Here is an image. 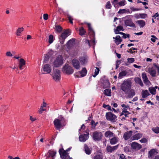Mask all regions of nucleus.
<instances>
[{
    "label": "nucleus",
    "instance_id": "60",
    "mask_svg": "<svg viewBox=\"0 0 159 159\" xmlns=\"http://www.w3.org/2000/svg\"><path fill=\"white\" fill-rule=\"evenodd\" d=\"M140 141L141 143H145L146 141V139L145 138H143L140 140Z\"/></svg>",
    "mask_w": 159,
    "mask_h": 159
},
{
    "label": "nucleus",
    "instance_id": "44",
    "mask_svg": "<svg viewBox=\"0 0 159 159\" xmlns=\"http://www.w3.org/2000/svg\"><path fill=\"white\" fill-rule=\"evenodd\" d=\"M80 34L81 35L85 34L86 33L85 31L84 30V29L83 27L81 28L79 30Z\"/></svg>",
    "mask_w": 159,
    "mask_h": 159
},
{
    "label": "nucleus",
    "instance_id": "3",
    "mask_svg": "<svg viewBox=\"0 0 159 159\" xmlns=\"http://www.w3.org/2000/svg\"><path fill=\"white\" fill-rule=\"evenodd\" d=\"M70 34V32L69 30H65L64 31L61 35L59 37V39L60 43L62 44H63L65 39Z\"/></svg>",
    "mask_w": 159,
    "mask_h": 159
},
{
    "label": "nucleus",
    "instance_id": "8",
    "mask_svg": "<svg viewBox=\"0 0 159 159\" xmlns=\"http://www.w3.org/2000/svg\"><path fill=\"white\" fill-rule=\"evenodd\" d=\"M102 134L100 132H94L93 134V138L95 141H99L102 138Z\"/></svg>",
    "mask_w": 159,
    "mask_h": 159
},
{
    "label": "nucleus",
    "instance_id": "29",
    "mask_svg": "<svg viewBox=\"0 0 159 159\" xmlns=\"http://www.w3.org/2000/svg\"><path fill=\"white\" fill-rule=\"evenodd\" d=\"M94 159H102V154L101 152H97L96 154L93 157Z\"/></svg>",
    "mask_w": 159,
    "mask_h": 159
},
{
    "label": "nucleus",
    "instance_id": "58",
    "mask_svg": "<svg viewBox=\"0 0 159 159\" xmlns=\"http://www.w3.org/2000/svg\"><path fill=\"white\" fill-rule=\"evenodd\" d=\"M45 110L44 109H43V107H41L39 110V114H41L43 111Z\"/></svg>",
    "mask_w": 159,
    "mask_h": 159
},
{
    "label": "nucleus",
    "instance_id": "11",
    "mask_svg": "<svg viewBox=\"0 0 159 159\" xmlns=\"http://www.w3.org/2000/svg\"><path fill=\"white\" fill-rule=\"evenodd\" d=\"M81 64L82 65L86 64L88 61V57L86 55H84L79 57V59Z\"/></svg>",
    "mask_w": 159,
    "mask_h": 159
},
{
    "label": "nucleus",
    "instance_id": "21",
    "mask_svg": "<svg viewBox=\"0 0 159 159\" xmlns=\"http://www.w3.org/2000/svg\"><path fill=\"white\" fill-rule=\"evenodd\" d=\"M75 43V39H72L69 40L66 44V46L68 48L72 47Z\"/></svg>",
    "mask_w": 159,
    "mask_h": 159
},
{
    "label": "nucleus",
    "instance_id": "17",
    "mask_svg": "<svg viewBox=\"0 0 159 159\" xmlns=\"http://www.w3.org/2000/svg\"><path fill=\"white\" fill-rule=\"evenodd\" d=\"M101 82L104 88L109 87L110 84L108 80L106 79L105 78H103L101 80Z\"/></svg>",
    "mask_w": 159,
    "mask_h": 159
},
{
    "label": "nucleus",
    "instance_id": "16",
    "mask_svg": "<svg viewBox=\"0 0 159 159\" xmlns=\"http://www.w3.org/2000/svg\"><path fill=\"white\" fill-rule=\"evenodd\" d=\"M131 148L136 150H139L141 148V146L139 143L136 142H133L131 144Z\"/></svg>",
    "mask_w": 159,
    "mask_h": 159
},
{
    "label": "nucleus",
    "instance_id": "47",
    "mask_svg": "<svg viewBox=\"0 0 159 159\" xmlns=\"http://www.w3.org/2000/svg\"><path fill=\"white\" fill-rule=\"evenodd\" d=\"M115 40L114 41L115 43L117 45L119 44L122 41V40L121 39H115Z\"/></svg>",
    "mask_w": 159,
    "mask_h": 159
},
{
    "label": "nucleus",
    "instance_id": "18",
    "mask_svg": "<svg viewBox=\"0 0 159 159\" xmlns=\"http://www.w3.org/2000/svg\"><path fill=\"white\" fill-rule=\"evenodd\" d=\"M126 93L127 94V98H131L135 95L134 90L132 89H131Z\"/></svg>",
    "mask_w": 159,
    "mask_h": 159
},
{
    "label": "nucleus",
    "instance_id": "63",
    "mask_svg": "<svg viewBox=\"0 0 159 159\" xmlns=\"http://www.w3.org/2000/svg\"><path fill=\"white\" fill-rule=\"evenodd\" d=\"M120 36L119 35H117L116 36V37H113V39H120Z\"/></svg>",
    "mask_w": 159,
    "mask_h": 159
},
{
    "label": "nucleus",
    "instance_id": "57",
    "mask_svg": "<svg viewBox=\"0 0 159 159\" xmlns=\"http://www.w3.org/2000/svg\"><path fill=\"white\" fill-rule=\"evenodd\" d=\"M48 15L47 14H44L43 15V19L45 20H47L48 19Z\"/></svg>",
    "mask_w": 159,
    "mask_h": 159
},
{
    "label": "nucleus",
    "instance_id": "30",
    "mask_svg": "<svg viewBox=\"0 0 159 159\" xmlns=\"http://www.w3.org/2000/svg\"><path fill=\"white\" fill-rule=\"evenodd\" d=\"M104 135L107 138H110L114 136V134L110 131H107L105 132Z\"/></svg>",
    "mask_w": 159,
    "mask_h": 159
},
{
    "label": "nucleus",
    "instance_id": "5",
    "mask_svg": "<svg viewBox=\"0 0 159 159\" xmlns=\"http://www.w3.org/2000/svg\"><path fill=\"white\" fill-rule=\"evenodd\" d=\"M64 119L62 118L55 119L53 122L55 127L58 129H60L61 127L65 125V124L64 123Z\"/></svg>",
    "mask_w": 159,
    "mask_h": 159
},
{
    "label": "nucleus",
    "instance_id": "33",
    "mask_svg": "<svg viewBox=\"0 0 159 159\" xmlns=\"http://www.w3.org/2000/svg\"><path fill=\"white\" fill-rule=\"evenodd\" d=\"M135 82L137 84H139L141 86H143V83L141 79L139 77H136L134 80Z\"/></svg>",
    "mask_w": 159,
    "mask_h": 159
},
{
    "label": "nucleus",
    "instance_id": "39",
    "mask_svg": "<svg viewBox=\"0 0 159 159\" xmlns=\"http://www.w3.org/2000/svg\"><path fill=\"white\" fill-rule=\"evenodd\" d=\"M157 152L155 149H152L149 152L150 156L151 157H153V155L156 154Z\"/></svg>",
    "mask_w": 159,
    "mask_h": 159
},
{
    "label": "nucleus",
    "instance_id": "27",
    "mask_svg": "<svg viewBox=\"0 0 159 159\" xmlns=\"http://www.w3.org/2000/svg\"><path fill=\"white\" fill-rule=\"evenodd\" d=\"M142 77L144 83L147 84H148L149 82L148 80L146 74L144 73H142Z\"/></svg>",
    "mask_w": 159,
    "mask_h": 159
},
{
    "label": "nucleus",
    "instance_id": "12",
    "mask_svg": "<svg viewBox=\"0 0 159 159\" xmlns=\"http://www.w3.org/2000/svg\"><path fill=\"white\" fill-rule=\"evenodd\" d=\"M89 137V134H83L79 136V139L80 141L84 142L87 140Z\"/></svg>",
    "mask_w": 159,
    "mask_h": 159
},
{
    "label": "nucleus",
    "instance_id": "64",
    "mask_svg": "<svg viewBox=\"0 0 159 159\" xmlns=\"http://www.w3.org/2000/svg\"><path fill=\"white\" fill-rule=\"evenodd\" d=\"M133 66L136 68H140L141 67V66H137V65H136V64H134L133 65Z\"/></svg>",
    "mask_w": 159,
    "mask_h": 159
},
{
    "label": "nucleus",
    "instance_id": "41",
    "mask_svg": "<svg viewBox=\"0 0 159 159\" xmlns=\"http://www.w3.org/2000/svg\"><path fill=\"white\" fill-rule=\"evenodd\" d=\"M150 93L152 94H155L156 93V90L155 88L153 87L149 88V89Z\"/></svg>",
    "mask_w": 159,
    "mask_h": 159
},
{
    "label": "nucleus",
    "instance_id": "43",
    "mask_svg": "<svg viewBox=\"0 0 159 159\" xmlns=\"http://www.w3.org/2000/svg\"><path fill=\"white\" fill-rule=\"evenodd\" d=\"M53 41V37L52 35H50L49 36L48 42L49 44L52 43Z\"/></svg>",
    "mask_w": 159,
    "mask_h": 159
},
{
    "label": "nucleus",
    "instance_id": "38",
    "mask_svg": "<svg viewBox=\"0 0 159 159\" xmlns=\"http://www.w3.org/2000/svg\"><path fill=\"white\" fill-rule=\"evenodd\" d=\"M111 90L110 89H105L104 90V93L107 96H110L111 95Z\"/></svg>",
    "mask_w": 159,
    "mask_h": 159
},
{
    "label": "nucleus",
    "instance_id": "53",
    "mask_svg": "<svg viewBox=\"0 0 159 159\" xmlns=\"http://www.w3.org/2000/svg\"><path fill=\"white\" fill-rule=\"evenodd\" d=\"M126 9H120L119 11H118V13L119 14H123L125 12Z\"/></svg>",
    "mask_w": 159,
    "mask_h": 159
},
{
    "label": "nucleus",
    "instance_id": "4",
    "mask_svg": "<svg viewBox=\"0 0 159 159\" xmlns=\"http://www.w3.org/2000/svg\"><path fill=\"white\" fill-rule=\"evenodd\" d=\"M53 79L56 81H58L61 78L60 71L57 69L53 68L52 73V75Z\"/></svg>",
    "mask_w": 159,
    "mask_h": 159
},
{
    "label": "nucleus",
    "instance_id": "1",
    "mask_svg": "<svg viewBox=\"0 0 159 159\" xmlns=\"http://www.w3.org/2000/svg\"><path fill=\"white\" fill-rule=\"evenodd\" d=\"M130 81L128 80H125L121 84V90L125 93L127 92L130 89L131 86Z\"/></svg>",
    "mask_w": 159,
    "mask_h": 159
},
{
    "label": "nucleus",
    "instance_id": "36",
    "mask_svg": "<svg viewBox=\"0 0 159 159\" xmlns=\"http://www.w3.org/2000/svg\"><path fill=\"white\" fill-rule=\"evenodd\" d=\"M127 74V72L125 71H122L119 74L118 78L121 79L124 76H125Z\"/></svg>",
    "mask_w": 159,
    "mask_h": 159
},
{
    "label": "nucleus",
    "instance_id": "32",
    "mask_svg": "<svg viewBox=\"0 0 159 159\" xmlns=\"http://www.w3.org/2000/svg\"><path fill=\"white\" fill-rule=\"evenodd\" d=\"M87 72V70L86 68L85 67L83 68L82 70L81 71H80L81 77H83L86 75Z\"/></svg>",
    "mask_w": 159,
    "mask_h": 159
},
{
    "label": "nucleus",
    "instance_id": "59",
    "mask_svg": "<svg viewBox=\"0 0 159 159\" xmlns=\"http://www.w3.org/2000/svg\"><path fill=\"white\" fill-rule=\"evenodd\" d=\"M130 109L129 108H126V109H122L123 110V112L125 113H128L129 111H128V110H129Z\"/></svg>",
    "mask_w": 159,
    "mask_h": 159
},
{
    "label": "nucleus",
    "instance_id": "37",
    "mask_svg": "<svg viewBox=\"0 0 159 159\" xmlns=\"http://www.w3.org/2000/svg\"><path fill=\"white\" fill-rule=\"evenodd\" d=\"M137 22L140 26V27H143L145 25V22L143 20H139Z\"/></svg>",
    "mask_w": 159,
    "mask_h": 159
},
{
    "label": "nucleus",
    "instance_id": "54",
    "mask_svg": "<svg viewBox=\"0 0 159 159\" xmlns=\"http://www.w3.org/2000/svg\"><path fill=\"white\" fill-rule=\"evenodd\" d=\"M96 69L95 70V72L94 73L96 75H98L99 72V69L97 67H96Z\"/></svg>",
    "mask_w": 159,
    "mask_h": 159
},
{
    "label": "nucleus",
    "instance_id": "7",
    "mask_svg": "<svg viewBox=\"0 0 159 159\" xmlns=\"http://www.w3.org/2000/svg\"><path fill=\"white\" fill-rule=\"evenodd\" d=\"M106 117L107 120L113 122H116L117 116L111 112H107L106 113Z\"/></svg>",
    "mask_w": 159,
    "mask_h": 159
},
{
    "label": "nucleus",
    "instance_id": "6",
    "mask_svg": "<svg viewBox=\"0 0 159 159\" xmlns=\"http://www.w3.org/2000/svg\"><path fill=\"white\" fill-rule=\"evenodd\" d=\"M62 72L67 75L72 74L74 72L72 67L68 64H66L62 67Z\"/></svg>",
    "mask_w": 159,
    "mask_h": 159
},
{
    "label": "nucleus",
    "instance_id": "42",
    "mask_svg": "<svg viewBox=\"0 0 159 159\" xmlns=\"http://www.w3.org/2000/svg\"><path fill=\"white\" fill-rule=\"evenodd\" d=\"M55 29L57 32L60 33L62 30V27L59 25H57L55 26Z\"/></svg>",
    "mask_w": 159,
    "mask_h": 159
},
{
    "label": "nucleus",
    "instance_id": "13",
    "mask_svg": "<svg viewBox=\"0 0 159 159\" xmlns=\"http://www.w3.org/2000/svg\"><path fill=\"white\" fill-rule=\"evenodd\" d=\"M72 64L73 66L76 69H79L80 66L79 61L75 59H73L72 61Z\"/></svg>",
    "mask_w": 159,
    "mask_h": 159
},
{
    "label": "nucleus",
    "instance_id": "62",
    "mask_svg": "<svg viewBox=\"0 0 159 159\" xmlns=\"http://www.w3.org/2000/svg\"><path fill=\"white\" fill-rule=\"evenodd\" d=\"M143 34V32H140L139 33H134V34L138 35H141Z\"/></svg>",
    "mask_w": 159,
    "mask_h": 159
},
{
    "label": "nucleus",
    "instance_id": "22",
    "mask_svg": "<svg viewBox=\"0 0 159 159\" xmlns=\"http://www.w3.org/2000/svg\"><path fill=\"white\" fill-rule=\"evenodd\" d=\"M125 24L127 26L135 27V24L132 22L131 20L130 19L125 20Z\"/></svg>",
    "mask_w": 159,
    "mask_h": 159
},
{
    "label": "nucleus",
    "instance_id": "34",
    "mask_svg": "<svg viewBox=\"0 0 159 159\" xmlns=\"http://www.w3.org/2000/svg\"><path fill=\"white\" fill-rule=\"evenodd\" d=\"M56 152L50 150L48 153V156H51L52 157V159H54V157L56 154Z\"/></svg>",
    "mask_w": 159,
    "mask_h": 159
},
{
    "label": "nucleus",
    "instance_id": "23",
    "mask_svg": "<svg viewBox=\"0 0 159 159\" xmlns=\"http://www.w3.org/2000/svg\"><path fill=\"white\" fill-rule=\"evenodd\" d=\"M84 149L85 152L86 154L89 155L91 154L92 151V149L89 147L86 144H85L84 145Z\"/></svg>",
    "mask_w": 159,
    "mask_h": 159
},
{
    "label": "nucleus",
    "instance_id": "35",
    "mask_svg": "<svg viewBox=\"0 0 159 159\" xmlns=\"http://www.w3.org/2000/svg\"><path fill=\"white\" fill-rule=\"evenodd\" d=\"M149 95V93L148 91L147 90L143 91L142 93V96L143 98H145Z\"/></svg>",
    "mask_w": 159,
    "mask_h": 159
},
{
    "label": "nucleus",
    "instance_id": "56",
    "mask_svg": "<svg viewBox=\"0 0 159 159\" xmlns=\"http://www.w3.org/2000/svg\"><path fill=\"white\" fill-rule=\"evenodd\" d=\"M119 5L120 6H123L125 4V1H122L120 2L119 3Z\"/></svg>",
    "mask_w": 159,
    "mask_h": 159
},
{
    "label": "nucleus",
    "instance_id": "55",
    "mask_svg": "<svg viewBox=\"0 0 159 159\" xmlns=\"http://www.w3.org/2000/svg\"><path fill=\"white\" fill-rule=\"evenodd\" d=\"M119 156V159H126V158L125 157V156L123 154H120Z\"/></svg>",
    "mask_w": 159,
    "mask_h": 159
},
{
    "label": "nucleus",
    "instance_id": "50",
    "mask_svg": "<svg viewBox=\"0 0 159 159\" xmlns=\"http://www.w3.org/2000/svg\"><path fill=\"white\" fill-rule=\"evenodd\" d=\"M121 107H123V109H125L126 108H129V106L128 105L122 104L121 105Z\"/></svg>",
    "mask_w": 159,
    "mask_h": 159
},
{
    "label": "nucleus",
    "instance_id": "26",
    "mask_svg": "<svg viewBox=\"0 0 159 159\" xmlns=\"http://www.w3.org/2000/svg\"><path fill=\"white\" fill-rule=\"evenodd\" d=\"M149 73L152 77H155L156 74V70L153 68H149L148 69Z\"/></svg>",
    "mask_w": 159,
    "mask_h": 159
},
{
    "label": "nucleus",
    "instance_id": "19",
    "mask_svg": "<svg viewBox=\"0 0 159 159\" xmlns=\"http://www.w3.org/2000/svg\"><path fill=\"white\" fill-rule=\"evenodd\" d=\"M132 133V131H129L126 132L124 134L123 137L125 140H126L129 139L131 136Z\"/></svg>",
    "mask_w": 159,
    "mask_h": 159
},
{
    "label": "nucleus",
    "instance_id": "14",
    "mask_svg": "<svg viewBox=\"0 0 159 159\" xmlns=\"http://www.w3.org/2000/svg\"><path fill=\"white\" fill-rule=\"evenodd\" d=\"M89 28V34L90 35H92V36L93 38V39H92L91 40V42L95 44V41L94 39V36H95V33L94 31L92 29V27H91L90 25L88 23L87 24Z\"/></svg>",
    "mask_w": 159,
    "mask_h": 159
},
{
    "label": "nucleus",
    "instance_id": "10",
    "mask_svg": "<svg viewBox=\"0 0 159 159\" xmlns=\"http://www.w3.org/2000/svg\"><path fill=\"white\" fill-rule=\"evenodd\" d=\"M124 30V29L123 26H119L117 27L116 29H115L114 30V32L116 34H120L121 35H122L123 37L125 39L126 37L124 36V35H125L126 34L122 32H119L120 31H123Z\"/></svg>",
    "mask_w": 159,
    "mask_h": 159
},
{
    "label": "nucleus",
    "instance_id": "20",
    "mask_svg": "<svg viewBox=\"0 0 159 159\" xmlns=\"http://www.w3.org/2000/svg\"><path fill=\"white\" fill-rule=\"evenodd\" d=\"M110 139V143L111 144H115L117 143L120 140L119 138L116 136H114Z\"/></svg>",
    "mask_w": 159,
    "mask_h": 159
},
{
    "label": "nucleus",
    "instance_id": "31",
    "mask_svg": "<svg viewBox=\"0 0 159 159\" xmlns=\"http://www.w3.org/2000/svg\"><path fill=\"white\" fill-rule=\"evenodd\" d=\"M142 134L139 133L131 137V139L133 140H138L142 137Z\"/></svg>",
    "mask_w": 159,
    "mask_h": 159
},
{
    "label": "nucleus",
    "instance_id": "52",
    "mask_svg": "<svg viewBox=\"0 0 159 159\" xmlns=\"http://www.w3.org/2000/svg\"><path fill=\"white\" fill-rule=\"evenodd\" d=\"M6 54L7 57H11L13 56L12 54L10 51L7 52Z\"/></svg>",
    "mask_w": 159,
    "mask_h": 159
},
{
    "label": "nucleus",
    "instance_id": "40",
    "mask_svg": "<svg viewBox=\"0 0 159 159\" xmlns=\"http://www.w3.org/2000/svg\"><path fill=\"white\" fill-rule=\"evenodd\" d=\"M49 53H48L47 54L45 55L44 56V58L43 61V62L44 63H46L47 62V61H48L49 58Z\"/></svg>",
    "mask_w": 159,
    "mask_h": 159
},
{
    "label": "nucleus",
    "instance_id": "45",
    "mask_svg": "<svg viewBox=\"0 0 159 159\" xmlns=\"http://www.w3.org/2000/svg\"><path fill=\"white\" fill-rule=\"evenodd\" d=\"M152 130L156 133L157 134L159 133V127H158L152 128Z\"/></svg>",
    "mask_w": 159,
    "mask_h": 159
},
{
    "label": "nucleus",
    "instance_id": "48",
    "mask_svg": "<svg viewBox=\"0 0 159 159\" xmlns=\"http://www.w3.org/2000/svg\"><path fill=\"white\" fill-rule=\"evenodd\" d=\"M67 17L68 19V20H69V22L71 24H73V23L72 20H73V19L72 18L71 16H70V15L68 14V15H67Z\"/></svg>",
    "mask_w": 159,
    "mask_h": 159
},
{
    "label": "nucleus",
    "instance_id": "51",
    "mask_svg": "<svg viewBox=\"0 0 159 159\" xmlns=\"http://www.w3.org/2000/svg\"><path fill=\"white\" fill-rule=\"evenodd\" d=\"M128 62L129 63H132L134 61V58H129L127 59Z\"/></svg>",
    "mask_w": 159,
    "mask_h": 159
},
{
    "label": "nucleus",
    "instance_id": "15",
    "mask_svg": "<svg viewBox=\"0 0 159 159\" xmlns=\"http://www.w3.org/2000/svg\"><path fill=\"white\" fill-rule=\"evenodd\" d=\"M43 70L47 74L50 73L51 71V66L49 64H46L43 65Z\"/></svg>",
    "mask_w": 159,
    "mask_h": 159
},
{
    "label": "nucleus",
    "instance_id": "2",
    "mask_svg": "<svg viewBox=\"0 0 159 159\" xmlns=\"http://www.w3.org/2000/svg\"><path fill=\"white\" fill-rule=\"evenodd\" d=\"M63 63V62L62 57L60 55L59 56L54 60L52 63V66L53 68H54V67H58L62 65Z\"/></svg>",
    "mask_w": 159,
    "mask_h": 159
},
{
    "label": "nucleus",
    "instance_id": "46",
    "mask_svg": "<svg viewBox=\"0 0 159 159\" xmlns=\"http://www.w3.org/2000/svg\"><path fill=\"white\" fill-rule=\"evenodd\" d=\"M103 107L105 108H107L109 111H112L110 107L108 105H106L105 104H103Z\"/></svg>",
    "mask_w": 159,
    "mask_h": 159
},
{
    "label": "nucleus",
    "instance_id": "25",
    "mask_svg": "<svg viewBox=\"0 0 159 159\" xmlns=\"http://www.w3.org/2000/svg\"><path fill=\"white\" fill-rule=\"evenodd\" d=\"M25 64V61L23 58H21L19 60V68L20 70L22 69V66Z\"/></svg>",
    "mask_w": 159,
    "mask_h": 159
},
{
    "label": "nucleus",
    "instance_id": "9",
    "mask_svg": "<svg viewBox=\"0 0 159 159\" xmlns=\"http://www.w3.org/2000/svg\"><path fill=\"white\" fill-rule=\"evenodd\" d=\"M59 153L61 157L64 159H71L69 156L68 155L66 151L64 150L63 149H60L59 150Z\"/></svg>",
    "mask_w": 159,
    "mask_h": 159
},
{
    "label": "nucleus",
    "instance_id": "24",
    "mask_svg": "<svg viewBox=\"0 0 159 159\" xmlns=\"http://www.w3.org/2000/svg\"><path fill=\"white\" fill-rule=\"evenodd\" d=\"M118 148V145L111 147V146H107V150L108 152H112Z\"/></svg>",
    "mask_w": 159,
    "mask_h": 159
},
{
    "label": "nucleus",
    "instance_id": "28",
    "mask_svg": "<svg viewBox=\"0 0 159 159\" xmlns=\"http://www.w3.org/2000/svg\"><path fill=\"white\" fill-rule=\"evenodd\" d=\"M24 30V28L23 27L18 28L16 30V34L17 36H20L22 32Z\"/></svg>",
    "mask_w": 159,
    "mask_h": 159
},
{
    "label": "nucleus",
    "instance_id": "49",
    "mask_svg": "<svg viewBox=\"0 0 159 159\" xmlns=\"http://www.w3.org/2000/svg\"><path fill=\"white\" fill-rule=\"evenodd\" d=\"M111 7V6L109 1L107 2V3L106 7L107 9H110Z\"/></svg>",
    "mask_w": 159,
    "mask_h": 159
},
{
    "label": "nucleus",
    "instance_id": "61",
    "mask_svg": "<svg viewBox=\"0 0 159 159\" xmlns=\"http://www.w3.org/2000/svg\"><path fill=\"white\" fill-rule=\"evenodd\" d=\"M85 44H88L89 46H90V43L89 40L87 39L85 40Z\"/></svg>",
    "mask_w": 159,
    "mask_h": 159
}]
</instances>
